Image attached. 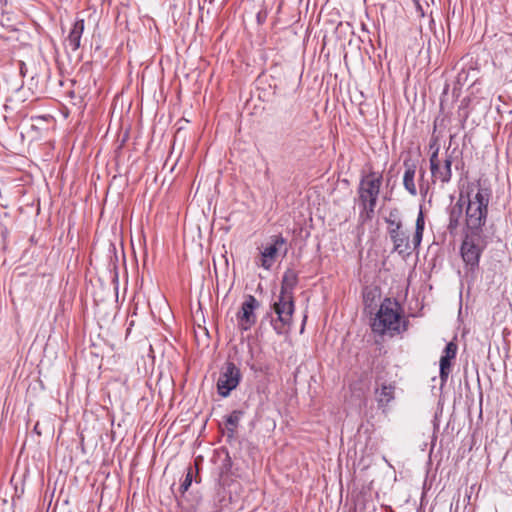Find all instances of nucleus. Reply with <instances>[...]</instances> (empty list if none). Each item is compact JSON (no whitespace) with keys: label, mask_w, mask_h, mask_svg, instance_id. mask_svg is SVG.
<instances>
[{"label":"nucleus","mask_w":512,"mask_h":512,"mask_svg":"<svg viewBox=\"0 0 512 512\" xmlns=\"http://www.w3.org/2000/svg\"><path fill=\"white\" fill-rule=\"evenodd\" d=\"M384 220L387 224V233L393 244L392 253L398 254L403 259L411 256L413 251L420 247L423 239L425 218L422 210L418 213L415 232L411 240L408 232L404 229L401 213L397 208L390 210Z\"/></svg>","instance_id":"1"},{"label":"nucleus","mask_w":512,"mask_h":512,"mask_svg":"<svg viewBox=\"0 0 512 512\" xmlns=\"http://www.w3.org/2000/svg\"><path fill=\"white\" fill-rule=\"evenodd\" d=\"M297 283V273L292 269L286 270L282 277L278 299L272 306L273 311L266 315V318L270 319L274 331L279 335L290 330L294 313L293 290Z\"/></svg>","instance_id":"2"},{"label":"nucleus","mask_w":512,"mask_h":512,"mask_svg":"<svg viewBox=\"0 0 512 512\" xmlns=\"http://www.w3.org/2000/svg\"><path fill=\"white\" fill-rule=\"evenodd\" d=\"M491 196V189L482 186L480 181L476 184V191L470 188L467 192V199L465 200L464 231L484 233L483 227L487 220L488 204Z\"/></svg>","instance_id":"3"},{"label":"nucleus","mask_w":512,"mask_h":512,"mask_svg":"<svg viewBox=\"0 0 512 512\" xmlns=\"http://www.w3.org/2000/svg\"><path fill=\"white\" fill-rule=\"evenodd\" d=\"M372 331L380 335L395 336L407 330V321L402 315V307L391 298H385L372 324Z\"/></svg>","instance_id":"4"},{"label":"nucleus","mask_w":512,"mask_h":512,"mask_svg":"<svg viewBox=\"0 0 512 512\" xmlns=\"http://www.w3.org/2000/svg\"><path fill=\"white\" fill-rule=\"evenodd\" d=\"M381 184L382 176L376 173L368 174L360 182L358 189L359 204L361 206L359 219L363 223L371 220L374 216Z\"/></svg>","instance_id":"5"},{"label":"nucleus","mask_w":512,"mask_h":512,"mask_svg":"<svg viewBox=\"0 0 512 512\" xmlns=\"http://www.w3.org/2000/svg\"><path fill=\"white\" fill-rule=\"evenodd\" d=\"M487 245L484 233L464 231L460 254L468 271L474 273L479 268L480 257Z\"/></svg>","instance_id":"6"},{"label":"nucleus","mask_w":512,"mask_h":512,"mask_svg":"<svg viewBox=\"0 0 512 512\" xmlns=\"http://www.w3.org/2000/svg\"><path fill=\"white\" fill-rule=\"evenodd\" d=\"M241 380L240 369L233 362H226L221 368L217 380V390L219 395L227 397L231 391L236 389Z\"/></svg>","instance_id":"7"},{"label":"nucleus","mask_w":512,"mask_h":512,"mask_svg":"<svg viewBox=\"0 0 512 512\" xmlns=\"http://www.w3.org/2000/svg\"><path fill=\"white\" fill-rule=\"evenodd\" d=\"M286 244V240L281 235H274L270 238V243L260 248L259 256L255 260L258 267L270 270L275 264L281 248Z\"/></svg>","instance_id":"8"},{"label":"nucleus","mask_w":512,"mask_h":512,"mask_svg":"<svg viewBox=\"0 0 512 512\" xmlns=\"http://www.w3.org/2000/svg\"><path fill=\"white\" fill-rule=\"evenodd\" d=\"M430 147H435L429 160L432 179L434 182L440 181L442 184L448 183L452 177L451 157H447L444 161H441L438 157L439 146L432 143Z\"/></svg>","instance_id":"9"},{"label":"nucleus","mask_w":512,"mask_h":512,"mask_svg":"<svg viewBox=\"0 0 512 512\" xmlns=\"http://www.w3.org/2000/svg\"><path fill=\"white\" fill-rule=\"evenodd\" d=\"M396 382L387 380L383 374H377L375 378V400L378 408L385 409L395 399Z\"/></svg>","instance_id":"10"},{"label":"nucleus","mask_w":512,"mask_h":512,"mask_svg":"<svg viewBox=\"0 0 512 512\" xmlns=\"http://www.w3.org/2000/svg\"><path fill=\"white\" fill-rule=\"evenodd\" d=\"M260 303L253 295H247L237 313L238 327L242 331H248L256 323L257 316L255 311Z\"/></svg>","instance_id":"11"},{"label":"nucleus","mask_w":512,"mask_h":512,"mask_svg":"<svg viewBox=\"0 0 512 512\" xmlns=\"http://www.w3.org/2000/svg\"><path fill=\"white\" fill-rule=\"evenodd\" d=\"M465 199L462 194H460V197L458 201L451 205L448 209V225L447 229L450 234L457 233L458 229L460 228L462 224L463 219V208L465 206Z\"/></svg>","instance_id":"12"},{"label":"nucleus","mask_w":512,"mask_h":512,"mask_svg":"<svg viewBox=\"0 0 512 512\" xmlns=\"http://www.w3.org/2000/svg\"><path fill=\"white\" fill-rule=\"evenodd\" d=\"M84 31V20H76L67 37V42L72 51L78 50L80 47V40Z\"/></svg>","instance_id":"13"},{"label":"nucleus","mask_w":512,"mask_h":512,"mask_svg":"<svg viewBox=\"0 0 512 512\" xmlns=\"http://www.w3.org/2000/svg\"><path fill=\"white\" fill-rule=\"evenodd\" d=\"M404 165L406 170L403 176V185L411 195L415 196L417 194V189L414 182L416 166L414 164H408L407 161L404 162Z\"/></svg>","instance_id":"14"},{"label":"nucleus","mask_w":512,"mask_h":512,"mask_svg":"<svg viewBox=\"0 0 512 512\" xmlns=\"http://www.w3.org/2000/svg\"><path fill=\"white\" fill-rule=\"evenodd\" d=\"M244 412L241 410L232 411L225 419L227 429L233 434L238 427V424L243 416Z\"/></svg>","instance_id":"15"},{"label":"nucleus","mask_w":512,"mask_h":512,"mask_svg":"<svg viewBox=\"0 0 512 512\" xmlns=\"http://www.w3.org/2000/svg\"><path fill=\"white\" fill-rule=\"evenodd\" d=\"M451 372V359L441 356L440 358V379L442 384L445 383Z\"/></svg>","instance_id":"16"},{"label":"nucleus","mask_w":512,"mask_h":512,"mask_svg":"<svg viewBox=\"0 0 512 512\" xmlns=\"http://www.w3.org/2000/svg\"><path fill=\"white\" fill-rule=\"evenodd\" d=\"M443 357L445 358H448V359H454L456 357V354H457V345L454 343V342H449L444 351H443Z\"/></svg>","instance_id":"17"},{"label":"nucleus","mask_w":512,"mask_h":512,"mask_svg":"<svg viewBox=\"0 0 512 512\" xmlns=\"http://www.w3.org/2000/svg\"><path fill=\"white\" fill-rule=\"evenodd\" d=\"M192 477H193L192 476V471H191V469H189L188 473L185 476L184 481L180 485V492L182 494H184L189 489V487L191 486V484H192Z\"/></svg>","instance_id":"18"},{"label":"nucleus","mask_w":512,"mask_h":512,"mask_svg":"<svg viewBox=\"0 0 512 512\" xmlns=\"http://www.w3.org/2000/svg\"><path fill=\"white\" fill-rule=\"evenodd\" d=\"M128 138H129L128 130H125L123 135H121V134L118 135V140L121 142V146L124 145V143L128 140Z\"/></svg>","instance_id":"19"},{"label":"nucleus","mask_w":512,"mask_h":512,"mask_svg":"<svg viewBox=\"0 0 512 512\" xmlns=\"http://www.w3.org/2000/svg\"><path fill=\"white\" fill-rule=\"evenodd\" d=\"M416 12H417L418 16H420V17L425 16V12H424L421 4L418 1H416Z\"/></svg>","instance_id":"20"},{"label":"nucleus","mask_w":512,"mask_h":512,"mask_svg":"<svg viewBox=\"0 0 512 512\" xmlns=\"http://www.w3.org/2000/svg\"><path fill=\"white\" fill-rule=\"evenodd\" d=\"M37 427H38V424H36L35 427H34L35 431H38Z\"/></svg>","instance_id":"21"},{"label":"nucleus","mask_w":512,"mask_h":512,"mask_svg":"<svg viewBox=\"0 0 512 512\" xmlns=\"http://www.w3.org/2000/svg\"><path fill=\"white\" fill-rule=\"evenodd\" d=\"M447 89H448V85H446V88H444V93H446Z\"/></svg>","instance_id":"22"},{"label":"nucleus","mask_w":512,"mask_h":512,"mask_svg":"<svg viewBox=\"0 0 512 512\" xmlns=\"http://www.w3.org/2000/svg\"><path fill=\"white\" fill-rule=\"evenodd\" d=\"M449 137H450V140L452 141L454 138V135H450Z\"/></svg>","instance_id":"23"}]
</instances>
